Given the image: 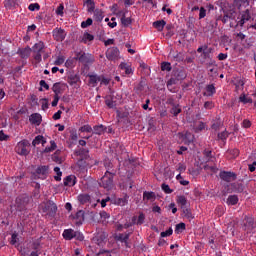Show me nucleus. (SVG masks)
Returning <instances> with one entry per match:
<instances>
[{
  "instance_id": "a211bd4d",
  "label": "nucleus",
  "mask_w": 256,
  "mask_h": 256,
  "mask_svg": "<svg viewBox=\"0 0 256 256\" xmlns=\"http://www.w3.org/2000/svg\"><path fill=\"white\" fill-rule=\"evenodd\" d=\"M145 223V214L140 213L139 216H133L130 225H143Z\"/></svg>"
},
{
  "instance_id": "f704fd0d",
  "label": "nucleus",
  "mask_w": 256,
  "mask_h": 256,
  "mask_svg": "<svg viewBox=\"0 0 256 256\" xmlns=\"http://www.w3.org/2000/svg\"><path fill=\"white\" fill-rule=\"evenodd\" d=\"M95 21L101 22L103 21V11L100 9H96L93 11Z\"/></svg>"
},
{
  "instance_id": "f3484780",
  "label": "nucleus",
  "mask_w": 256,
  "mask_h": 256,
  "mask_svg": "<svg viewBox=\"0 0 256 256\" xmlns=\"http://www.w3.org/2000/svg\"><path fill=\"white\" fill-rule=\"evenodd\" d=\"M74 221L77 227H80V225H83V221H85V211L79 210L74 216Z\"/></svg>"
},
{
  "instance_id": "423d86ee",
  "label": "nucleus",
  "mask_w": 256,
  "mask_h": 256,
  "mask_svg": "<svg viewBox=\"0 0 256 256\" xmlns=\"http://www.w3.org/2000/svg\"><path fill=\"white\" fill-rule=\"evenodd\" d=\"M29 140H22L20 142L17 143L16 147H15V151L18 155H24L27 156V154L29 153Z\"/></svg>"
},
{
  "instance_id": "cd10ccee",
  "label": "nucleus",
  "mask_w": 256,
  "mask_h": 256,
  "mask_svg": "<svg viewBox=\"0 0 256 256\" xmlns=\"http://www.w3.org/2000/svg\"><path fill=\"white\" fill-rule=\"evenodd\" d=\"M204 170L206 171V173L213 175V173H217V171H219V168H217L216 165L211 166L209 164H206L204 165Z\"/></svg>"
},
{
  "instance_id": "c9c22d12",
  "label": "nucleus",
  "mask_w": 256,
  "mask_h": 256,
  "mask_svg": "<svg viewBox=\"0 0 256 256\" xmlns=\"http://www.w3.org/2000/svg\"><path fill=\"white\" fill-rule=\"evenodd\" d=\"M235 89L237 92L243 91V87L245 86V82L241 79H237L234 83Z\"/></svg>"
},
{
  "instance_id": "09e8293b",
  "label": "nucleus",
  "mask_w": 256,
  "mask_h": 256,
  "mask_svg": "<svg viewBox=\"0 0 256 256\" xmlns=\"http://www.w3.org/2000/svg\"><path fill=\"white\" fill-rule=\"evenodd\" d=\"M91 25H93V19H91V18H87L86 21H83V22L81 23L82 29H87V27H89V26H91Z\"/></svg>"
},
{
  "instance_id": "aec40b11",
  "label": "nucleus",
  "mask_w": 256,
  "mask_h": 256,
  "mask_svg": "<svg viewBox=\"0 0 256 256\" xmlns=\"http://www.w3.org/2000/svg\"><path fill=\"white\" fill-rule=\"evenodd\" d=\"M205 90L206 92L203 93L204 97H213V95L217 93V90L214 84L207 85Z\"/></svg>"
},
{
  "instance_id": "9d476101",
  "label": "nucleus",
  "mask_w": 256,
  "mask_h": 256,
  "mask_svg": "<svg viewBox=\"0 0 256 256\" xmlns=\"http://www.w3.org/2000/svg\"><path fill=\"white\" fill-rule=\"evenodd\" d=\"M243 229L246 233H253L255 231V220L253 217L245 216Z\"/></svg>"
},
{
  "instance_id": "a878e982",
  "label": "nucleus",
  "mask_w": 256,
  "mask_h": 256,
  "mask_svg": "<svg viewBox=\"0 0 256 256\" xmlns=\"http://www.w3.org/2000/svg\"><path fill=\"white\" fill-rule=\"evenodd\" d=\"M107 131V128L103 125H98L93 127L94 135H103Z\"/></svg>"
},
{
  "instance_id": "052dcab7",
  "label": "nucleus",
  "mask_w": 256,
  "mask_h": 256,
  "mask_svg": "<svg viewBox=\"0 0 256 256\" xmlns=\"http://www.w3.org/2000/svg\"><path fill=\"white\" fill-rule=\"evenodd\" d=\"M229 155H231V159H236V157H239V149H232L228 151Z\"/></svg>"
},
{
  "instance_id": "6e6552de",
  "label": "nucleus",
  "mask_w": 256,
  "mask_h": 256,
  "mask_svg": "<svg viewBox=\"0 0 256 256\" xmlns=\"http://www.w3.org/2000/svg\"><path fill=\"white\" fill-rule=\"evenodd\" d=\"M119 55L120 52L117 47H110L106 51V59H108V61H119Z\"/></svg>"
},
{
  "instance_id": "2f4dec72",
  "label": "nucleus",
  "mask_w": 256,
  "mask_h": 256,
  "mask_svg": "<svg viewBox=\"0 0 256 256\" xmlns=\"http://www.w3.org/2000/svg\"><path fill=\"white\" fill-rule=\"evenodd\" d=\"M85 5L87 7L88 13H93L95 11V1L93 0H86Z\"/></svg>"
},
{
  "instance_id": "2eb2a0df",
  "label": "nucleus",
  "mask_w": 256,
  "mask_h": 256,
  "mask_svg": "<svg viewBox=\"0 0 256 256\" xmlns=\"http://www.w3.org/2000/svg\"><path fill=\"white\" fill-rule=\"evenodd\" d=\"M251 20V11L249 9H246L244 12H242L241 19L238 21L237 25L240 27H243L247 21Z\"/></svg>"
},
{
  "instance_id": "393cba45",
  "label": "nucleus",
  "mask_w": 256,
  "mask_h": 256,
  "mask_svg": "<svg viewBox=\"0 0 256 256\" xmlns=\"http://www.w3.org/2000/svg\"><path fill=\"white\" fill-rule=\"evenodd\" d=\"M165 25H167V22H165V20H158L153 22V27H155L157 31H163V29H165Z\"/></svg>"
},
{
  "instance_id": "7c9ffc66",
  "label": "nucleus",
  "mask_w": 256,
  "mask_h": 256,
  "mask_svg": "<svg viewBox=\"0 0 256 256\" xmlns=\"http://www.w3.org/2000/svg\"><path fill=\"white\" fill-rule=\"evenodd\" d=\"M143 199H144V201H155V199H156L155 192L145 191L143 193Z\"/></svg>"
},
{
  "instance_id": "49530a36",
  "label": "nucleus",
  "mask_w": 256,
  "mask_h": 256,
  "mask_svg": "<svg viewBox=\"0 0 256 256\" xmlns=\"http://www.w3.org/2000/svg\"><path fill=\"white\" fill-rule=\"evenodd\" d=\"M161 189H162V191H164V193H166L167 195H171V193H173V189H171L168 184L163 183V184L161 185Z\"/></svg>"
},
{
  "instance_id": "603ef678",
  "label": "nucleus",
  "mask_w": 256,
  "mask_h": 256,
  "mask_svg": "<svg viewBox=\"0 0 256 256\" xmlns=\"http://www.w3.org/2000/svg\"><path fill=\"white\" fill-rule=\"evenodd\" d=\"M128 201H129V195L125 194V196L123 198H120L118 200V203H119V205H121L123 207V206L127 205Z\"/></svg>"
},
{
  "instance_id": "de8ad7c7",
  "label": "nucleus",
  "mask_w": 256,
  "mask_h": 256,
  "mask_svg": "<svg viewBox=\"0 0 256 256\" xmlns=\"http://www.w3.org/2000/svg\"><path fill=\"white\" fill-rule=\"evenodd\" d=\"M173 67H171V63L169 62H162L161 64V71H171Z\"/></svg>"
},
{
  "instance_id": "37998d69",
  "label": "nucleus",
  "mask_w": 256,
  "mask_h": 256,
  "mask_svg": "<svg viewBox=\"0 0 256 256\" xmlns=\"http://www.w3.org/2000/svg\"><path fill=\"white\" fill-rule=\"evenodd\" d=\"M121 23L124 27H129V25H131L132 21H131V18L125 17V15H123L121 18Z\"/></svg>"
},
{
  "instance_id": "f03ea898",
  "label": "nucleus",
  "mask_w": 256,
  "mask_h": 256,
  "mask_svg": "<svg viewBox=\"0 0 256 256\" xmlns=\"http://www.w3.org/2000/svg\"><path fill=\"white\" fill-rule=\"evenodd\" d=\"M116 174H117L116 170H111L108 168L104 176L101 178V181H100L101 187H103L104 189H107V191H111V189H113L114 187L113 178L115 177Z\"/></svg>"
},
{
  "instance_id": "1a4fd4ad",
  "label": "nucleus",
  "mask_w": 256,
  "mask_h": 256,
  "mask_svg": "<svg viewBox=\"0 0 256 256\" xmlns=\"http://www.w3.org/2000/svg\"><path fill=\"white\" fill-rule=\"evenodd\" d=\"M107 237H109L107 232L99 230L94 237V241L96 244L99 245V247H103V245H105V243L107 242Z\"/></svg>"
},
{
  "instance_id": "338daca9",
  "label": "nucleus",
  "mask_w": 256,
  "mask_h": 256,
  "mask_svg": "<svg viewBox=\"0 0 256 256\" xmlns=\"http://www.w3.org/2000/svg\"><path fill=\"white\" fill-rule=\"evenodd\" d=\"M207 17V10L205 7H200L199 19H205Z\"/></svg>"
},
{
  "instance_id": "ea45409f",
  "label": "nucleus",
  "mask_w": 256,
  "mask_h": 256,
  "mask_svg": "<svg viewBox=\"0 0 256 256\" xmlns=\"http://www.w3.org/2000/svg\"><path fill=\"white\" fill-rule=\"evenodd\" d=\"M57 149V143L53 140L50 141V147H46L44 149V153H51V151H55Z\"/></svg>"
},
{
  "instance_id": "774afa93",
  "label": "nucleus",
  "mask_w": 256,
  "mask_h": 256,
  "mask_svg": "<svg viewBox=\"0 0 256 256\" xmlns=\"http://www.w3.org/2000/svg\"><path fill=\"white\" fill-rule=\"evenodd\" d=\"M64 9H65V6L63 4H60L56 9V15H60V17H63Z\"/></svg>"
},
{
  "instance_id": "473e14b6",
  "label": "nucleus",
  "mask_w": 256,
  "mask_h": 256,
  "mask_svg": "<svg viewBox=\"0 0 256 256\" xmlns=\"http://www.w3.org/2000/svg\"><path fill=\"white\" fill-rule=\"evenodd\" d=\"M129 233L119 234L116 239L117 241H120L121 243H125L127 247V241H129Z\"/></svg>"
},
{
  "instance_id": "f8f14e48",
  "label": "nucleus",
  "mask_w": 256,
  "mask_h": 256,
  "mask_svg": "<svg viewBox=\"0 0 256 256\" xmlns=\"http://www.w3.org/2000/svg\"><path fill=\"white\" fill-rule=\"evenodd\" d=\"M65 89H67V84H65L63 82H56L52 86V91H53L54 95H56L58 97H59V95H63V93H65Z\"/></svg>"
},
{
  "instance_id": "c756f323",
  "label": "nucleus",
  "mask_w": 256,
  "mask_h": 256,
  "mask_svg": "<svg viewBox=\"0 0 256 256\" xmlns=\"http://www.w3.org/2000/svg\"><path fill=\"white\" fill-rule=\"evenodd\" d=\"M94 39H95V36H93V34H89L88 32H85V33L83 34L81 43L87 44V43L93 41Z\"/></svg>"
},
{
  "instance_id": "5fc2aeb1",
  "label": "nucleus",
  "mask_w": 256,
  "mask_h": 256,
  "mask_svg": "<svg viewBox=\"0 0 256 256\" xmlns=\"http://www.w3.org/2000/svg\"><path fill=\"white\" fill-rule=\"evenodd\" d=\"M205 127H207V124H205V122H199L195 128V132L199 133V131L205 130Z\"/></svg>"
},
{
  "instance_id": "0e129e2a",
  "label": "nucleus",
  "mask_w": 256,
  "mask_h": 256,
  "mask_svg": "<svg viewBox=\"0 0 256 256\" xmlns=\"http://www.w3.org/2000/svg\"><path fill=\"white\" fill-rule=\"evenodd\" d=\"M43 88L46 89V91H49V84H47V82H45V80L40 81L39 91H43Z\"/></svg>"
},
{
  "instance_id": "bb28decb",
  "label": "nucleus",
  "mask_w": 256,
  "mask_h": 256,
  "mask_svg": "<svg viewBox=\"0 0 256 256\" xmlns=\"http://www.w3.org/2000/svg\"><path fill=\"white\" fill-rule=\"evenodd\" d=\"M43 49H45V43L40 41L33 46V53H43Z\"/></svg>"
},
{
  "instance_id": "4d7b16f0",
  "label": "nucleus",
  "mask_w": 256,
  "mask_h": 256,
  "mask_svg": "<svg viewBox=\"0 0 256 256\" xmlns=\"http://www.w3.org/2000/svg\"><path fill=\"white\" fill-rule=\"evenodd\" d=\"M176 179H177V181H179L180 185H184V186L189 185V181L183 180V176H181V174H178L176 176Z\"/></svg>"
},
{
  "instance_id": "e433bc0d",
  "label": "nucleus",
  "mask_w": 256,
  "mask_h": 256,
  "mask_svg": "<svg viewBox=\"0 0 256 256\" xmlns=\"http://www.w3.org/2000/svg\"><path fill=\"white\" fill-rule=\"evenodd\" d=\"M183 215L185 219H188V221H191L194 219L193 213H191V209L189 208H183Z\"/></svg>"
},
{
  "instance_id": "79ce46f5",
  "label": "nucleus",
  "mask_w": 256,
  "mask_h": 256,
  "mask_svg": "<svg viewBox=\"0 0 256 256\" xmlns=\"http://www.w3.org/2000/svg\"><path fill=\"white\" fill-rule=\"evenodd\" d=\"M239 101H240L241 103H244V105H247V103H253V99H251V98L245 96V94L240 95Z\"/></svg>"
},
{
  "instance_id": "4be33fe9",
  "label": "nucleus",
  "mask_w": 256,
  "mask_h": 256,
  "mask_svg": "<svg viewBox=\"0 0 256 256\" xmlns=\"http://www.w3.org/2000/svg\"><path fill=\"white\" fill-rule=\"evenodd\" d=\"M89 85L92 87H97V83L101 81V76H98L97 74H89Z\"/></svg>"
},
{
  "instance_id": "13d9d810",
  "label": "nucleus",
  "mask_w": 256,
  "mask_h": 256,
  "mask_svg": "<svg viewBox=\"0 0 256 256\" xmlns=\"http://www.w3.org/2000/svg\"><path fill=\"white\" fill-rule=\"evenodd\" d=\"M29 11H39L41 6L38 3H32L28 6Z\"/></svg>"
},
{
  "instance_id": "72a5a7b5",
  "label": "nucleus",
  "mask_w": 256,
  "mask_h": 256,
  "mask_svg": "<svg viewBox=\"0 0 256 256\" xmlns=\"http://www.w3.org/2000/svg\"><path fill=\"white\" fill-rule=\"evenodd\" d=\"M79 81H80L79 76H77V75H75V74L70 75V76L68 77V83H69V85H71V86L77 85V83H79Z\"/></svg>"
},
{
  "instance_id": "5701e85b",
  "label": "nucleus",
  "mask_w": 256,
  "mask_h": 256,
  "mask_svg": "<svg viewBox=\"0 0 256 256\" xmlns=\"http://www.w3.org/2000/svg\"><path fill=\"white\" fill-rule=\"evenodd\" d=\"M29 121L30 123H32V125H41V121H42L41 114L39 113L32 114L29 118Z\"/></svg>"
},
{
  "instance_id": "a19ab883",
  "label": "nucleus",
  "mask_w": 256,
  "mask_h": 256,
  "mask_svg": "<svg viewBox=\"0 0 256 256\" xmlns=\"http://www.w3.org/2000/svg\"><path fill=\"white\" fill-rule=\"evenodd\" d=\"M212 153L211 150H204L203 155L206 163H209L213 159Z\"/></svg>"
},
{
  "instance_id": "4c0bfd02",
  "label": "nucleus",
  "mask_w": 256,
  "mask_h": 256,
  "mask_svg": "<svg viewBox=\"0 0 256 256\" xmlns=\"http://www.w3.org/2000/svg\"><path fill=\"white\" fill-rule=\"evenodd\" d=\"M228 205H237L239 203V198L237 195H230L227 199Z\"/></svg>"
},
{
  "instance_id": "c03bdc74",
  "label": "nucleus",
  "mask_w": 256,
  "mask_h": 256,
  "mask_svg": "<svg viewBox=\"0 0 256 256\" xmlns=\"http://www.w3.org/2000/svg\"><path fill=\"white\" fill-rule=\"evenodd\" d=\"M185 229H186L185 223L181 222L176 225L175 233H183V231H185Z\"/></svg>"
},
{
  "instance_id": "bf43d9fd",
  "label": "nucleus",
  "mask_w": 256,
  "mask_h": 256,
  "mask_svg": "<svg viewBox=\"0 0 256 256\" xmlns=\"http://www.w3.org/2000/svg\"><path fill=\"white\" fill-rule=\"evenodd\" d=\"M80 131L82 133H91L93 131V128L90 125H84L80 128Z\"/></svg>"
},
{
  "instance_id": "c85d7f7f",
  "label": "nucleus",
  "mask_w": 256,
  "mask_h": 256,
  "mask_svg": "<svg viewBox=\"0 0 256 256\" xmlns=\"http://www.w3.org/2000/svg\"><path fill=\"white\" fill-rule=\"evenodd\" d=\"M78 201L81 203V205H85V203H89V201H91V196L88 194H80L78 196Z\"/></svg>"
},
{
  "instance_id": "4468645a",
  "label": "nucleus",
  "mask_w": 256,
  "mask_h": 256,
  "mask_svg": "<svg viewBox=\"0 0 256 256\" xmlns=\"http://www.w3.org/2000/svg\"><path fill=\"white\" fill-rule=\"evenodd\" d=\"M52 35L54 40L58 42L65 41V37H67V33H65V30L61 28L54 29Z\"/></svg>"
},
{
  "instance_id": "7ed1b4c3",
  "label": "nucleus",
  "mask_w": 256,
  "mask_h": 256,
  "mask_svg": "<svg viewBox=\"0 0 256 256\" xmlns=\"http://www.w3.org/2000/svg\"><path fill=\"white\" fill-rule=\"evenodd\" d=\"M75 156L78 157L77 165L80 169H85L87 167V159H89V150L85 148H80L75 151Z\"/></svg>"
},
{
  "instance_id": "39448f33",
  "label": "nucleus",
  "mask_w": 256,
  "mask_h": 256,
  "mask_svg": "<svg viewBox=\"0 0 256 256\" xmlns=\"http://www.w3.org/2000/svg\"><path fill=\"white\" fill-rule=\"evenodd\" d=\"M30 201H31V197H29L27 195L19 196L16 198L15 207L19 211H25V209H27V205H29Z\"/></svg>"
},
{
  "instance_id": "6e6d98bb",
  "label": "nucleus",
  "mask_w": 256,
  "mask_h": 256,
  "mask_svg": "<svg viewBox=\"0 0 256 256\" xmlns=\"http://www.w3.org/2000/svg\"><path fill=\"white\" fill-rule=\"evenodd\" d=\"M171 113H172V115H174V117H177V115H179V113H181V106H179V105L174 106L171 109Z\"/></svg>"
},
{
  "instance_id": "dca6fc26",
  "label": "nucleus",
  "mask_w": 256,
  "mask_h": 256,
  "mask_svg": "<svg viewBox=\"0 0 256 256\" xmlns=\"http://www.w3.org/2000/svg\"><path fill=\"white\" fill-rule=\"evenodd\" d=\"M31 47L27 46L25 48H19L17 51V55L21 57V59H29L31 55Z\"/></svg>"
},
{
  "instance_id": "20e7f679",
  "label": "nucleus",
  "mask_w": 256,
  "mask_h": 256,
  "mask_svg": "<svg viewBox=\"0 0 256 256\" xmlns=\"http://www.w3.org/2000/svg\"><path fill=\"white\" fill-rule=\"evenodd\" d=\"M75 59L82 63V65H92V63H95V57L85 52H77Z\"/></svg>"
},
{
  "instance_id": "a18cd8bd",
  "label": "nucleus",
  "mask_w": 256,
  "mask_h": 256,
  "mask_svg": "<svg viewBox=\"0 0 256 256\" xmlns=\"http://www.w3.org/2000/svg\"><path fill=\"white\" fill-rule=\"evenodd\" d=\"M54 173H56L57 176H54L55 181H61V176L63 175V172H61V168L55 167Z\"/></svg>"
},
{
  "instance_id": "69168bd1",
  "label": "nucleus",
  "mask_w": 256,
  "mask_h": 256,
  "mask_svg": "<svg viewBox=\"0 0 256 256\" xmlns=\"http://www.w3.org/2000/svg\"><path fill=\"white\" fill-rule=\"evenodd\" d=\"M63 63H65V56H58L54 65H63Z\"/></svg>"
},
{
  "instance_id": "f257e3e1",
  "label": "nucleus",
  "mask_w": 256,
  "mask_h": 256,
  "mask_svg": "<svg viewBox=\"0 0 256 256\" xmlns=\"http://www.w3.org/2000/svg\"><path fill=\"white\" fill-rule=\"evenodd\" d=\"M57 204L53 200H47L39 205L40 213H45L46 217L54 218L57 215Z\"/></svg>"
},
{
  "instance_id": "58836bf2",
  "label": "nucleus",
  "mask_w": 256,
  "mask_h": 256,
  "mask_svg": "<svg viewBox=\"0 0 256 256\" xmlns=\"http://www.w3.org/2000/svg\"><path fill=\"white\" fill-rule=\"evenodd\" d=\"M176 201L178 205H181L182 209L187 205V197L185 196H177Z\"/></svg>"
},
{
  "instance_id": "0eeeda50",
  "label": "nucleus",
  "mask_w": 256,
  "mask_h": 256,
  "mask_svg": "<svg viewBox=\"0 0 256 256\" xmlns=\"http://www.w3.org/2000/svg\"><path fill=\"white\" fill-rule=\"evenodd\" d=\"M49 166H38L36 172L32 174V179H47Z\"/></svg>"
},
{
  "instance_id": "680f3d73",
  "label": "nucleus",
  "mask_w": 256,
  "mask_h": 256,
  "mask_svg": "<svg viewBox=\"0 0 256 256\" xmlns=\"http://www.w3.org/2000/svg\"><path fill=\"white\" fill-rule=\"evenodd\" d=\"M171 235H173L172 228H169L168 230L160 233V237H171Z\"/></svg>"
},
{
  "instance_id": "9b49d317",
  "label": "nucleus",
  "mask_w": 256,
  "mask_h": 256,
  "mask_svg": "<svg viewBox=\"0 0 256 256\" xmlns=\"http://www.w3.org/2000/svg\"><path fill=\"white\" fill-rule=\"evenodd\" d=\"M219 177L226 183H231L232 181L237 180V174L235 172L221 171Z\"/></svg>"
},
{
  "instance_id": "ddd939ff",
  "label": "nucleus",
  "mask_w": 256,
  "mask_h": 256,
  "mask_svg": "<svg viewBox=\"0 0 256 256\" xmlns=\"http://www.w3.org/2000/svg\"><path fill=\"white\" fill-rule=\"evenodd\" d=\"M237 19V12L235 10H230L224 13L223 17H219L218 21H222V23H228L229 20L235 21Z\"/></svg>"
},
{
  "instance_id": "412c9836",
  "label": "nucleus",
  "mask_w": 256,
  "mask_h": 256,
  "mask_svg": "<svg viewBox=\"0 0 256 256\" xmlns=\"http://www.w3.org/2000/svg\"><path fill=\"white\" fill-rule=\"evenodd\" d=\"M77 183V177L70 175L64 178V186L65 187H74V185Z\"/></svg>"
},
{
  "instance_id": "3c124183",
  "label": "nucleus",
  "mask_w": 256,
  "mask_h": 256,
  "mask_svg": "<svg viewBox=\"0 0 256 256\" xmlns=\"http://www.w3.org/2000/svg\"><path fill=\"white\" fill-rule=\"evenodd\" d=\"M184 139H186L188 143H193L195 136L191 132H186L184 135Z\"/></svg>"
},
{
  "instance_id": "6ab92c4d",
  "label": "nucleus",
  "mask_w": 256,
  "mask_h": 256,
  "mask_svg": "<svg viewBox=\"0 0 256 256\" xmlns=\"http://www.w3.org/2000/svg\"><path fill=\"white\" fill-rule=\"evenodd\" d=\"M105 105L109 109H113L114 107H117V102L115 101V97L113 95H107L105 97Z\"/></svg>"
},
{
  "instance_id": "b1692460",
  "label": "nucleus",
  "mask_w": 256,
  "mask_h": 256,
  "mask_svg": "<svg viewBox=\"0 0 256 256\" xmlns=\"http://www.w3.org/2000/svg\"><path fill=\"white\" fill-rule=\"evenodd\" d=\"M75 230L73 229H65L62 236L66 241H71V239H74Z\"/></svg>"
},
{
  "instance_id": "e2e57ef3",
  "label": "nucleus",
  "mask_w": 256,
  "mask_h": 256,
  "mask_svg": "<svg viewBox=\"0 0 256 256\" xmlns=\"http://www.w3.org/2000/svg\"><path fill=\"white\" fill-rule=\"evenodd\" d=\"M74 239H77V241H83L85 239V236L79 231H74Z\"/></svg>"
},
{
  "instance_id": "864d4df0",
  "label": "nucleus",
  "mask_w": 256,
  "mask_h": 256,
  "mask_svg": "<svg viewBox=\"0 0 256 256\" xmlns=\"http://www.w3.org/2000/svg\"><path fill=\"white\" fill-rule=\"evenodd\" d=\"M229 137V132L227 131H223L221 133H218V139H220V141H226V139Z\"/></svg>"
},
{
  "instance_id": "8fccbe9b",
  "label": "nucleus",
  "mask_w": 256,
  "mask_h": 256,
  "mask_svg": "<svg viewBox=\"0 0 256 256\" xmlns=\"http://www.w3.org/2000/svg\"><path fill=\"white\" fill-rule=\"evenodd\" d=\"M43 141V136L38 135L35 137V139L32 141L33 147H36V145H41V142Z\"/></svg>"
}]
</instances>
